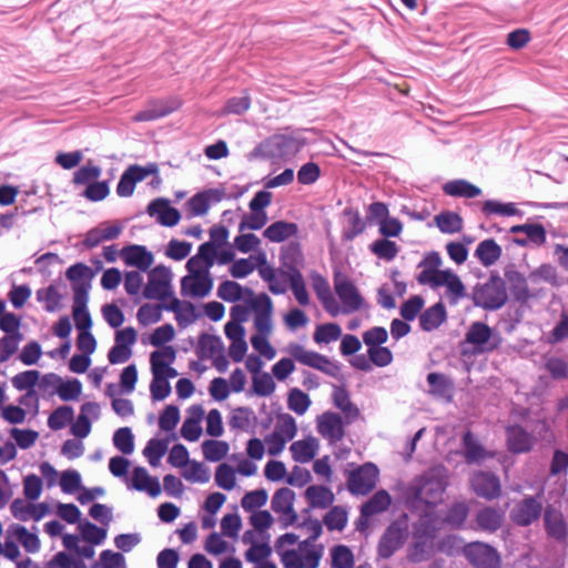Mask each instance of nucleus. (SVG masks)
Returning <instances> with one entry per match:
<instances>
[{"instance_id":"f257e3e1","label":"nucleus","mask_w":568,"mask_h":568,"mask_svg":"<svg viewBox=\"0 0 568 568\" xmlns=\"http://www.w3.org/2000/svg\"><path fill=\"white\" fill-rule=\"evenodd\" d=\"M312 536L300 541L296 547L282 552L281 562L284 568H318L324 555V546L316 542L322 534V526L317 520L305 523Z\"/></svg>"},{"instance_id":"f03ea898","label":"nucleus","mask_w":568,"mask_h":568,"mask_svg":"<svg viewBox=\"0 0 568 568\" xmlns=\"http://www.w3.org/2000/svg\"><path fill=\"white\" fill-rule=\"evenodd\" d=\"M442 262L437 253H430L422 263L423 270L418 274V281L422 284H429L433 286L445 285L447 294L453 303L465 295V286L459 277L449 272L440 271L438 267Z\"/></svg>"},{"instance_id":"7ed1b4c3","label":"nucleus","mask_w":568,"mask_h":568,"mask_svg":"<svg viewBox=\"0 0 568 568\" xmlns=\"http://www.w3.org/2000/svg\"><path fill=\"white\" fill-rule=\"evenodd\" d=\"M448 485V471L442 466L426 471L415 480L410 491L417 500L426 505H437L443 500V495Z\"/></svg>"},{"instance_id":"20e7f679","label":"nucleus","mask_w":568,"mask_h":568,"mask_svg":"<svg viewBox=\"0 0 568 568\" xmlns=\"http://www.w3.org/2000/svg\"><path fill=\"white\" fill-rule=\"evenodd\" d=\"M474 303L487 310L500 308L507 301V293L503 280L491 276L490 280L478 285L473 293Z\"/></svg>"},{"instance_id":"39448f33","label":"nucleus","mask_w":568,"mask_h":568,"mask_svg":"<svg viewBox=\"0 0 568 568\" xmlns=\"http://www.w3.org/2000/svg\"><path fill=\"white\" fill-rule=\"evenodd\" d=\"M143 295L145 298L158 301L174 298L171 271L163 266L152 270L143 290Z\"/></svg>"},{"instance_id":"423d86ee","label":"nucleus","mask_w":568,"mask_h":568,"mask_svg":"<svg viewBox=\"0 0 568 568\" xmlns=\"http://www.w3.org/2000/svg\"><path fill=\"white\" fill-rule=\"evenodd\" d=\"M159 168L155 163H149L146 166L138 164L130 165L121 175L116 185V193L121 197L131 196L135 190V184L145 180L150 175H156Z\"/></svg>"},{"instance_id":"0eeeda50","label":"nucleus","mask_w":568,"mask_h":568,"mask_svg":"<svg viewBox=\"0 0 568 568\" xmlns=\"http://www.w3.org/2000/svg\"><path fill=\"white\" fill-rule=\"evenodd\" d=\"M286 352L297 362L315 369L322 371L334 376L337 373V366L327 357L312 351H307L297 343H291Z\"/></svg>"},{"instance_id":"6e6552de","label":"nucleus","mask_w":568,"mask_h":568,"mask_svg":"<svg viewBox=\"0 0 568 568\" xmlns=\"http://www.w3.org/2000/svg\"><path fill=\"white\" fill-rule=\"evenodd\" d=\"M292 253L293 251H284L281 255L282 266L278 272L288 278L291 290L297 303L302 306H307L311 300L304 278L300 271L288 263L292 260Z\"/></svg>"},{"instance_id":"1a4fd4ad","label":"nucleus","mask_w":568,"mask_h":568,"mask_svg":"<svg viewBox=\"0 0 568 568\" xmlns=\"http://www.w3.org/2000/svg\"><path fill=\"white\" fill-rule=\"evenodd\" d=\"M294 500L295 493L287 487L276 490L272 497L271 508L278 515V520L284 528L295 524L297 520Z\"/></svg>"},{"instance_id":"9d476101","label":"nucleus","mask_w":568,"mask_h":568,"mask_svg":"<svg viewBox=\"0 0 568 568\" xmlns=\"http://www.w3.org/2000/svg\"><path fill=\"white\" fill-rule=\"evenodd\" d=\"M254 312V328L256 334L272 335L273 333V302L266 294H261L251 301Z\"/></svg>"},{"instance_id":"9b49d317","label":"nucleus","mask_w":568,"mask_h":568,"mask_svg":"<svg viewBox=\"0 0 568 568\" xmlns=\"http://www.w3.org/2000/svg\"><path fill=\"white\" fill-rule=\"evenodd\" d=\"M334 288L342 302V306L339 305L342 310L341 313H354L364 306L365 300L361 295L357 287L347 278L336 277L334 282Z\"/></svg>"},{"instance_id":"f8f14e48","label":"nucleus","mask_w":568,"mask_h":568,"mask_svg":"<svg viewBox=\"0 0 568 568\" xmlns=\"http://www.w3.org/2000/svg\"><path fill=\"white\" fill-rule=\"evenodd\" d=\"M182 106V100L178 97L168 99L152 100L148 105L134 114V122L153 121L171 114Z\"/></svg>"},{"instance_id":"ddd939ff","label":"nucleus","mask_w":568,"mask_h":568,"mask_svg":"<svg viewBox=\"0 0 568 568\" xmlns=\"http://www.w3.org/2000/svg\"><path fill=\"white\" fill-rule=\"evenodd\" d=\"M471 490L487 500H493L501 495V483L498 476L488 471H475L469 479Z\"/></svg>"},{"instance_id":"4468645a","label":"nucleus","mask_w":568,"mask_h":568,"mask_svg":"<svg viewBox=\"0 0 568 568\" xmlns=\"http://www.w3.org/2000/svg\"><path fill=\"white\" fill-rule=\"evenodd\" d=\"M176 351L173 346H163L150 354V369L152 375L175 378L179 373L173 367Z\"/></svg>"},{"instance_id":"2eb2a0df","label":"nucleus","mask_w":568,"mask_h":568,"mask_svg":"<svg viewBox=\"0 0 568 568\" xmlns=\"http://www.w3.org/2000/svg\"><path fill=\"white\" fill-rule=\"evenodd\" d=\"M232 258V251H199L187 261L186 267L190 274L209 275V270L215 261L226 263Z\"/></svg>"},{"instance_id":"dca6fc26","label":"nucleus","mask_w":568,"mask_h":568,"mask_svg":"<svg viewBox=\"0 0 568 568\" xmlns=\"http://www.w3.org/2000/svg\"><path fill=\"white\" fill-rule=\"evenodd\" d=\"M465 555L476 568H499L500 558L497 551L487 544L471 542L466 546Z\"/></svg>"},{"instance_id":"f3484780","label":"nucleus","mask_w":568,"mask_h":568,"mask_svg":"<svg viewBox=\"0 0 568 568\" xmlns=\"http://www.w3.org/2000/svg\"><path fill=\"white\" fill-rule=\"evenodd\" d=\"M407 538V526L404 523H393L382 536L378 544V554L383 558H389L399 549Z\"/></svg>"},{"instance_id":"a211bd4d","label":"nucleus","mask_w":568,"mask_h":568,"mask_svg":"<svg viewBox=\"0 0 568 568\" xmlns=\"http://www.w3.org/2000/svg\"><path fill=\"white\" fill-rule=\"evenodd\" d=\"M466 342L471 344L474 351L478 353L493 351L498 345L491 328L481 322H475L470 325L466 333Z\"/></svg>"},{"instance_id":"6ab92c4d","label":"nucleus","mask_w":568,"mask_h":568,"mask_svg":"<svg viewBox=\"0 0 568 568\" xmlns=\"http://www.w3.org/2000/svg\"><path fill=\"white\" fill-rule=\"evenodd\" d=\"M377 478V467L373 464H365L351 474L348 478V488L353 494H367L376 486Z\"/></svg>"},{"instance_id":"aec40b11","label":"nucleus","mask_w":568,"mask_h":568,"mask_svg":"<svg viewBox=\"0 0 568 568\" xmlns=\"http://www.w3.org/2000/svg\"><path fill=\"white\" fill-rule=\"evenodd\" d=\"M225 197L224 189H207L190 197L186 206L192 215L201 216L207 213L212 204L219 203Z\"/></svg>"},{"instance_id":"412c9836","label":"nucleus","mask_w":568,"mask_h":568,"mask_svg":"<svg viewBox=\"0 0 568 568\" xmlns=\"http://www.w3.org/2000/svg\"><path fill=\"white\" fill-rule=\"evenodd\" d=\"M204 419V407L201 404H193L186 409V417L181 426V436L187 442H197L202 434V422Z\"/></svg>"},{"instance_id":"4be33fe9","label":"nucleus","mask_w":568,"mask_h":568,"mask_svg":"<svg viewBox=\"0 0 568 568\" xmlns=\"http://www.w3.org/2000/svg\"><path fill=\"white\" fill-rule=\"evenodd\" d=\"M29 499H14L10 505L12 516L20 521H39L49 513V506L44 503L33 504Z\"/></svg>"},{"instance_id":"5701e85b","label":"nucleus","mask_w":568,"mask_h":568,"mask_svg":"<svg viewBox=\"0 0 568 568\" xmlns=\"http://www.w3.org/2000/svg\"><path fill=\"white\" fill-rule=\"evenodd\" d=\"M541 510L542 505L539 501L534 497H526L514 506L510 518L519 526H528L539 518Z\"/></svg>"},{"instance_id":"b1692460","label":"nucleus","mask_w":568,"mask_h":568,"mask_svg":"<svg viewBox=\"0 0 568 568\" xmlns=\"http://www.w3.org/2000/svg\"><path fill=\"white\" fill-rule=\"evenodd\" d=\"M317 432L328 442L336 443L344 437V424L336 413L326 412L316 419Z\"/></svg>"},{"instance_id":"393cba45","label":"nucleus","mask_w":568,"mask_h":568,"mask_svg":"<svg viewBox=\"0 0 568 568\" xmlns=\"http://www.w3.org/2000/svg\"><path fill=\"white\" fill-rule=\"evenodd\" d=\"M510 232L514 234H520V236L514 239V242L520 246L529 244L540 246L546 242V230L539 223L515 225L510 229Z\"/></svg>"},{"instance_id":"a878e982","label":"nucleus","mask_w":568,"mask_h":568,"mask_svg":"<svg viewBox=\"0 0 568 568\" xmlns=\"http://www.w3.org/2000/svg\"><path fill=\"white\" fill-rule=\"evenodd\" d=\"M123 227L119 222L101 223L97 227L87 233L84 244L94 247L105 241L115 240L122 232Z\"/></svg>"},{"instance_id":"bb28decb","label":"nucleus","mask_w":568,"mask_h":568,"mask_svg":"<svg viewBox=\"0 0 568 568\" xmlns=\"http://www.w3.org/2000/svg\"><path fill=\"white\" fill-rule=\"evenodd\" d=\"M212 285L209 275L190 274L181 281V294L190 297H204L211 292Z\"/></svg>"},{"instance_id":"cd10ccee","label":"nucleus","mask_w":568,"mask_h":568,"mask_svg":"<svg viewBox=\"0 0 568 568\" xmlns=\"http://www.w3.org/2000/svg\"><path fill=\"white\" fill-rule=\"evenodd\" d=\"M312 287L317 297L321 300L324 308L332 315L337 316L341 314L339 304L333 297L327 281L320 274L314 273L311 275Z\"/></svg>"},{"instance_id":"c85d7f7f","label":"nucleus","mask_w":568,"mask_h":568,"mask_svg":"<svg viewBox=\"0 0 568 568\" xmlns=\"http://www.w3.org/2000/svg\"><path fill=\"white\" fill-rule=\"evenodd\" d=\"M129 487L145 491L151 497H158L162 490L158 478L152 477L143 467L134 468Z\"/></svg>"},{"instance_id":"c756f323","label":"nucleus","mask_w":568,"mask_h":568,"mask_svg":"<svg viewBox=\"0 0 568 568\" xmlns=\"http://www.w3.org/2000/svg\"><path fill=\"white\" fill-rule=\"evenodd\" d=\"M165 310L174 313L175 320L180 327H187L199 317L192 303L181 301L176 297L169 302V304L165 306Z\"/></svg>"},{"instance_id":"7c9ffc66","label":"nucleus","mask_w":568,"mask_h":568,"mask_svg":"<svg viewBox=\"0 0 568 568\" xmlns=\"http://www.w3.org/2000/svg\"><path fill=\"white\" fill-rule=\"evenodd\" d=\"M40 474L49 488L60 486L64 493H71V470L59 473L51 464L42 463Z\"/></svg>"},{"instance_id":"2f4dec72","label":"nucleus","mask_w":568,"mask_h":568,"mask_svg":"<svg viewBox=\"0 0 568 568\" xmlns=\"http://www.w3.org/2000/svg\"><path fill=\"white\" fill-rule=\"evenodd\" d=\"M392 504L390 495L381 489L376 491L361 508V518L368 520L371 517L384 513Z\"/></svg>"},{"instance_id":"473e14b6","label":"nucleus","mask_w":568,"mask_h":568,"mask_svg":"<svg viewBox=\"0 0 568 568\" xmlns=\"http://www.w3.org/2000/svg\"><path fill=\"white\" fill-rule=\"evenodd\" d=\"M100 415V407L94 403H88L81 407V412L73 423V435L85 437L91 430V424L98 419Z\"/></svg>"},{"instance_id":"72a5a7b5","label":"nucleus","mask_w":568,"mask_h":568,"mask_svg":"<svg viewBox=\"0 0 568 568\" xmlns=\"http://www.w3.org/2000/svg\"><path fill=\"white\" fill-rule=\"evenodd\" d=\"M7 534L16 538L27 552H38L41 546L40 539L34 531L28 530L20 524H12L8 527Z\"/></svg>"},{"instance_id":"f704fd0d","label":"nucleus","mask_w":568,"mask_h":568,"mask_svg":"<svg viewBox=\"0 0 568 568\" xmlns=\"http://www.w3.org/2000/svg\"><path fill=\"white\" fill-rule=\"evenodd\" d=\"M297 233L298 226L296 223L276 221L264 230L263 235L271 242L280 243L295 237Z\"/></svg>"},{"instance_id":"c9c22d12","label":"nucleus","mask_w":568,"mask_h":568,"mask_svg":"<svg viewBox=\"0 0 568 568\" xmlns=\"http://www.w3.org/2000/svg\"><path fill=\"white\" fill-rule=\"evenodd\" d=\"M318 440L315 437H307L297 442H294L290 446V452L295 462L308 463L311 462L318 452Z\"/></svg>"},{"instance_id":"e433bc0d","label":"nucleus","mask_w":568,"mask_h":568,"mask_svg":"<svg viewBox=\"0 0 568 568\" xmlns=\"http://www.w3.org/2000/svg\"><path fill=\"white\" fill-rule=\"evenodd\" d=\"M304 496L310 507L321 509L329 507L335 499L334 493L321 485L308 486Z\"/></svg>"},{"instance_id":"4c0bfd02","label":"nucleus","mask_w":568,"mask_h":568,"mask_svg":"<svg viewBox=\"0 0 568 568\" xmlns=\"http://www.w3.org/2000/svg\"><path fill=\"white\" fill-rule=\"evenodd\" d=\"M534 445L532 437L523 428L514 426L507 429V446L515 454L527 453Z\"/></svg>"},{"instance_id":"58836bf2","label":"nucleus","mask_w":568,"mask_h":568,"mask_svg":"<svg viewBox=\"0 0 568 568\" xmlns=\"http://www.w3.org/2000/svg\"><path fill=\"white\" fill-rule=\"evenodd\" d=\"M475 520L479 529L493 532L501 527L504 511L487 506L476 514Z\"/></svg>"},{"instance_id":"ea45409f","label":"nucleus","mask_w":568,"mask_h":568,"mask_svg":"<svg viewBox=\"0 0 568 568\" xmlns=\"http://www.w3.org/2000/svg\"><path fill=\"white\" fill-rule=\"evenodd\" d=\"M333 402L342 410L346 423H352L359 417V409L351 400L348 392L341 386H335L333 390Z\"/></svg>"},{"instance_id":"a19ab883","label":"nucleus","mask_w":568,"mask_h":568,"mask_svg":"<svg viewBox=\"0 0 568 568\" xmlns=\"http://www.w3.org/2000/svg\"><path fill=\"white\" fill-rule=\"evenodd\" d=\"M225 536L220 532H211L204 542V550L211 556H232L235 554L236 548L234 541H227Z\"/></svg>"},{"instance_id":"79ce46f5","label":"nucleus","mask_w":568,"mask_h":568,"mask_svg":"<svg viewBox=\"0 0 568 568\" xmlns=\"http://www.w3.org/2000/svg\"><path fill=\"white\" fill-rule=\"evenodd\" d=\"M445 194L455 197L474 199L481 194V190L466 180H453L444 184Z\"/></svg>"},{"instance_id":"37998d69","label":"nucleus","mask_w":568,"mask_h":568,"mask_svg":"<svg viewBox=\"0 0 568 568\" xmlns=\"http://www.w3.org/2000/svg\"><path fill=\"white\" fill-rule=\"evenodd\" d=\"M201 450L205 460L216 463L221 462L227 456L230 452V445L225 440L211 437V439L202 442Z\"/></svg>"},{"instance_id":"c03bdc74","label":"nucleus","mask_w":568,"mask_h":568,"mask_svg":"<svg viewBox=\"0 0 568 568\" xmlns=\"http://www.w3.org/2000/svg\"><path fill=\"white\" fill-rule=\"evenodd\" d=\"M266 258L263 254L251 255L247 258H240L233 263L230 273L233 277L241 278L252 273L255 268L260 271L262 265H266Z\"/></svg>"},{"instance_id":"a18cd8bd","label":"nucleus","mask_w":568,"mask_h":568,"mask_svg":"<svg viewBox=\"0 0 568 568\" xmlns=\"http://www.w3.org/2000/svg\"><path fill=\"white\" fill-rule=\"evenodd\" d=\"M181 476L192 484H205L210 480V469L201 462L190 460L182 469Z\"/></svg>"},{"instance_id":"49530a36","label":"nucleus","mask_w":568,"mask_h":568,"mask_svg":"<svg viewBox=\"0 0 568 568\" xmlns=\"http://www.w3.org/2000/svg\"><path fill=\"white\" fill-rule=\"evenodd\" d=\"M545 526L549 536L556 539H565L567 536V527L562 515L551 508H547L545 513Z\"/></svg>"},{"instance_id":"de8ad7c7","label":"nucleus","mask_w":568,"mask_h":568,"mask_svg":"<svg viewBox=\"0 0 568 568\" xmlns=\"http://www.w3.org/2000/svg\"><path fill=\"white\" fill-rule=\"evenodd\" d=\"M446 320V311L442 303L426 310L419 318L420 326L424 331H433L442 325Z\"/></svg>"},{"instance_id":"09e8293b","label":"nucleus","mask_w":568,"mask_h":568,"mask_svg":"<svg viewBox=\"0 0 568 568\" xmlns=\"http://www.w3.org/2000/svg\"><path fill=\"white\" fill-rule=\"evenodd\" d=\"M270 144L273 148V151L280 156L294 154L300 150L298 140L287 134L273 135L270 139Z\"/></svg>"},{"instance_id":"8fccbe9b","label":"nucleus","mask_w":568,"mask_h":568,"mask_svg":"<svg viewBox=\"0 0 568 568\" xmlns=\"http://www.w3.org/2000/svg\"><path fill=\"white\" fill-rule=\"evenodd\" d=\"M93 277V272L90 267L83 264L73 265V290L79 297H87L90 281Z\"/></svg>"},{"instance_id":"3c124183","label":"nucleus","mask_w":568,"mask_h":568,"mask_svg":"<svg viewBox=\"0 0 568 568\" xmlns=\"http://www.w3.org/2000/svg\"><path fill=\"white\" fill-rule=\"evenodd\" d=\"M329 558L332 568H354V554L345 545L333 546L329 549Z\"/></svg>"},{"instance_id":"603ef678","label":"nucleus","mask_w":568,"mask_h":568,"mask_svg":"<svg viewBox=\"0 0 568 568\" xmlns=\"http://www.w3.org/2000/svg\"><path fill=\"white\" fill-rule=\"evenodd\" d=\"M254 422V412L248 407H236L229 416V425L234 430H247Z\"/></svg>"},{"instance_id":"864d4df0","label":"nucleus","mask_w":568,"mask_h":568,"mask_svg":"<svg viewBox=\"0 0 568 568\" xmlns=\"http://www.w3.org/2000/svg\"><path fill=\"white\" fill-rule=\"evenodd\" d=\"M197 352L202 357L213 358L223 353V344L220 337L203 334L200 336Z\"/></svg>"},{"instance_id":"5fc2aeb1","label":"nucleus","mask_w":568,"mask_h":568,"mask_svg":"<svg viewBox=\"0 0 568 568\" xmlns=\"http://www.w3.org/2000/svg\"><path fill=\"white\" fill-rule=\"evenodd\" d=\"M169 446L168 439L152 438L143 449V455L151 466L160 465L161 458L165 455Z\"/></svg>"},{"instance_id":"6e6d98bb","label":"nucleus","mask_w":568,"mask_h":568,"mask_svg":"<svg viewBox=\"0 0 568 568\" xmlns=\"http://www.w3.org/2000/svg\"><path fill=\"white\" fill-rule=\"evenodd\" d=\"M272 432L288 443L296 436L297 425L290 414H280Z\"/></svg>"},{"instance_id":"4d7b16f0","label":"nucleus","mask_w":568,"mask_h":568,"mask_svg":"<svg viewBox=\"0 0 568 568\" xmlns=\"http://www.w3.org/2000/svg\"><path fill=\"white\" fill-rule=\"evenodd\" d=\"M437 227L444 233H456L463 227L459 214L450 211L442 212L435 216Z\"/></svg>"},{"instance_id":"13d9d810","label":"nucleus","mask_w":568,"mask_h":568,"mask_svg":"<svg viewBox=\"0 0 568 568\" xmlns=\"http://www.w3.org/2000/svg\"><path fill=\"white\" fill-rule=\"evenodd\" d=\"M464 445L465 458L467 463H480L486 458L493 457V454L486 452L480 445H478L475 442L470 433L465 434Z\"/></svg>"},{"instance_id":"bf43d9fd","label":"nucleus","mask_w":568,"mask_h":568,"mask_svg":"<svg viewBox=\"0 0 568 568\" xmlns=\"http://www.w3.org/2000/svg\"><path fill=\"white\" fill-rule=\"evenodd\" d=\"M102 170L99 165L94 164L92 161H88V163L81 168H79L73 173V183L78 185H88L101 176Z\"/></svg>"},{"instance_id":"052dcab7","label":"nucleus","mask_w":568,"mask_h":568,"mask_svg":"<svg viewBox=\"0 0 568 568\" xmlns=\"http://www.w3.org/2000/svg\"><path fill=\"white\" fill-rule=\"evenodd\" d=\"M205 433L212 438H220L224 434L223 417L219 409L213 408L209 413L204 412Z\"/></svg>"},{"instance_id":"680f3d73","label":"nucleus","mask_w":568,"mask_h":568,"mask_svg":"<svg viewBox=\"0 0 568 568\" xmlns=\"http://www.w3.org/2000/svg\"><path fill=\"white\" fill-rule=\"evenodd\" d=\"M79 538L95 546L101 545L106 538V530L89 521L79 525Z\"/></svg>"},{"instance_id":"e2e57ef3","label":"nucleus","mask_w":568,"mask_h":568,"mask_svg":"<svg viewBox=\"0 0 568 568\" xmlns=\"http://www.w3.org/2000/svg\"><path fill=\"white\" fill-rule=\"evenodd\" d=\"M40 373L36 369L21 372L12 377L11 383L18 390L36 392L38 387Z\"/></svg>"},{"instance_id":"0e129e2a","label":"nucleus","mask_w":568,"mask_h":568,"mask_svg":"<svg viewBox=\"0 0 568 568\" xmlns=\"http://www.w3.org/2000/svg\"><path fill=\"white\" fill-rule=\"evenodd\" d=\"M310 396L298 388H293L288 393L287 406L297 415H304L311 406Z\"/></svg>"},{"instance_id":"69168bd1","label":"nucleus","mask_w":568,"mask_h":568,"mask_svg":"<svg viewBox=\"0 0 568 568\" xmlns=\"http://www.w3.org/2000/svg\"><path fill=\"white\" fill-rule=\"evenodd\" d=\"M507 278L510 292L515 298L519 302H527L531 295L528 291L526 280L517 272L507 273Z\"/></svg>"},{"instance_id":"338daca9","label":"nucleus","mask_w":568,"mask_h":568,"mask_svg":"<svg viewBox=\"0 0 568 568\" xmlns=\"http://www.w3.org/2000/svg\"><path fill=\"white\" fill-rule=\"evenodd\" d=\"M242 529V519L239 514L232 513L223 516L221 520V534L236 541Z\"/></svg>"},{"instance_id":"774afa93","label":"nucleus","mask_w":568,"mask_h":568,"mask_svg":"<svg viewBox=\"0 0 568 568\" xmlns=\"http://www.w3.org/2000/svg\"><path fill=\"white\" fill-rule=\"evenodd\" d=\"M91 568H126L125 558L120 552L103 550L100 554V560L94 562Z\"/></svg>"}]
</instances>
